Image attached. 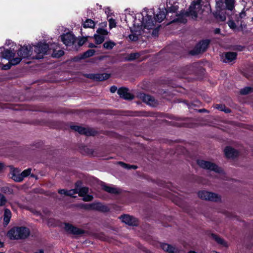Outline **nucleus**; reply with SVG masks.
<instances>
[{"mask_svg":"<svg viewBox=\"0 0 253 253\" xmlns=\"http://www.w3.org/2000/svg\"><path fill=\"white\" fill-rule=\"evenodd\" d=\"M85 209L87 210H96L105 212L109 210V208L100 203H93L86 205Z\"/></svg>","mask_w":253,"mask_h":253,"instance_id":"6e6552de","label":"nucleus"},{"mask_svg":"<svg viewBox=\"0 0 253 253\" xmlns=\"http://www.w3.org/2000/svg\"><path fill=\"white\" fill-rule=\"evenodd\" d=\"M118 93L121 97L125 99H131L133 98L132 95L128 92V90L126 88H120Z\"/></svg>","mask_w":253,"mask_h":253,"instance_id":"dca6fc26","label":"nucleus"},{"mask_svg":"<svg viewBox=\"0 0 253 253\" xmlns=\"http://www.w3.org/2000/svg\"><path fill=\"white\" fill-rule=\"evenodd\" d=\"M33 212L34 213V214H36V215H39L41 217V218H42L43 220V221H46V217H43V215H42V214L38 211H36V210H34L33 211Z\"/></svg>","mask_w":253,"mask_h":253,"instance_id":"f704fd0d","label":"nucleus"},{"mask_svg":"<svg viewBox=\"0 0 253 253\" xmlns=\"http://www.w3.org/2000/svg\"><path fill=\"white\" fill-rule=\"evenodd\" d=\"M115 43L112 42H106L103 44L104 47L108 49H112Z\"/></svg>","mask_w":253,"mask_h":253,"instance_id":"bb28decb","label":"nucleus"},{"mask_svg":"<svg viewBox=\"0 0 253 253\" xmlns=\"http://www.w3.org/2000/svg\"><path fill=\"white\" fill-rule=\"evenodd\" d=\"M31 169H28L26 170H24L21 173V176H22V180L24 179V177L28 176L31 173Z\"/></svg>","mask_w":253,"mask_h":253,"instance_id":"7c9ffc66","label":"nucleus"},{"mask_svg":"<svg viewBox=\"0 0 253 253\" xmlns=\"http://www.w3.org/2000/svg\"><path fill=\"white\" fill-rule=\"evenodd\" d=\"M187 253H196L194 251H191L188 252Z\"/></svg>","mask_w":253,"mask_h":253,"instance_id":"603ef678","label":"nucleus"},{"mask_svg":"<svg viewBox=\"0 0 253 253\" xmlns=\"http://www.w3.org/2000/svg\"><path fill=\"white\" fill-rule=\"evenodd\" d=\"M5 44L7 46L11 45V47H13L14 45V43H13V42L9 40H7L6 41Z\"/></svg>","mask_w":253,"mask_h":253,"instance_id":"a19ab883","label":"nucleus"},{"mask_svg":"<svg viewBox=\"0 0 253 253\" xmlns=\"http://www.w3.org/2000/svg\"><path fill=\"white\" fill-rule=\"evenodd\" d=\"M96 34L94 35V39L97 44L102 43L104 41V36L108 34V32L103 29H98Z\"/></svg>","mask_w":253,"mask_h":253,"instance_id":"9d476101","label":"nucleus"},{"mask_svg":"<svg viewBox=\"0 0 253 253\" xmlns=\"http://www.w3.org/2000/svg\"><path fill=\"white\" fill-rule=\"evenodd\" d=\"M4 168L3 164L0 163V172L2 171Z\"/></svg>","mask_w":253,"mask_h":253,"instance_id":"a18cd8bd","label":"nucleus"},{"mask_svg":"<svg viewBox=\"0 0 253 253\" xmlns=\"http://www.w3.org/2000/svg\"><path fill=\"white\" fill-rule=\"evenodd\" d=\"M86 41V38L83 37L79 39L78 40V44L80 46H81L84 44V43Z\"/></svg>","mask_w":253,"mask_h":253,"instance_id":"72a5a7b5","label":"nucleus"},{"mask_svg":"<svg viewBox=\"0 0 253 253\" xmlns=\"http://www.w3.org/2000/svg\"><path fill=\"white\" fill-rule=\"evenodd\" d=\"M117 90V88L115 86H112L110 88V91L111 92L114 93Z\"/></svg>","mask_w":253,"mask_h":253,"instance_id":"c03bdc74","label":"nucleus"},{"mask_svg":"<svg viewBox=\"0 0 253 253\" xmlns=\"http://www.w3.org/2000/svg\"><path fill=\"white\" fill-rule=\"evenodd\" d=\"M3 245V243L0 241V248L2 247Z\"/></svg>","mask_w":253,"mask_h":253,"instance_id":"8fccbe9b","label":"nucleus"},{"mask_svg":"<svg viewBox=\"0 0 253 253\" xmlns=\"http://www.w3.org/2000/svg\"><path fill=\"white\" fill-rule=\"evenodd\" d=\"M61 40L66 45L70 46L74 43L75 38L73 34L68 33L61 36Z\"/></svg>","mask_w":253,"mask_h":253,"instance_id":"9b49d317","label":"nucleus"},{"mask_svg":"<svg viewBox=\"0 0 253 253\" xmlns=\"http://www.w3.org/2000/svg\"><path fill=\"white\" fill-rule=\"evenodd\" d=\"M228 24L231 29H234L236 28V25L233 21H229Z\"/></svg>","mask_w":253,"mask_h":253,"instance_id":"58836bf2","label":"nucleus"},{"mask_svg":"<svg viewBox=\"0 0 253 253\" xmlns=\"http://www.w3.org/2000/svg\"><path fill=\"white\" fill-rule=\"evenodd\" d=\"M198 164L200 167L204 169H207L218 173H223V170L220 168H219L216 165L211 162L204 160H199Z\"/></svg>","mask_w":253,"mask_h":253,"instance_id":"423d86ee","label":"nucleus"},{"mask_svg":"<svg viewBox=\"0 0 253 253\" xmlns=\"http://www.w3.org/2000/svg\"><path fill=\"white\" fill-rule=\"evenodd\" d=\"M102 188L105 191L111 194H116L119 192L118 190L115 187L105 184L102 185Z\"/></svg>","mask_w":253,"mask_h":253,"instance_id":"b1692460","label":"nucleus"},{"mask_svg":"<svg viewBox=\"0 0 253 253\" xmlns=\"http://www.w3.org/2000/svg\"><path fill=\"white\" fill-rule=\"evenodd\" d=\"M242 14H243L242 13L241 14V17H242Z\"/></svg>","mask_w":253,"mask_h":253,"instance_id":"864d4df0","label":"nucleus"},{"mask_svg":"<svg viewBox=\"0 0 253 253\" xmlns=\"http://www.w3.org/2000/svg\"><path fill=\"white\" fill-rule=\"evenodd\" d=\"M224 153L226 157L233 158L238 156V152L234 148L228 146L224 149Z\"/></svg>","mask_w":253,"mask_h":253,"instance_id":"2eb2a0df","label":"nucleus"},{"mask_svg":"<svg viewBox=\"0 0 253 253\" xmlns=\"http://www.w3.org/2000/svg\"><path fill=\"white\" fill-rule=\"evenodd\" d=\"M201 0H197L196 2H193L189 9L188 12H186L184 13H182L181 15L177 16V18L173 21H177L181 23L186 22L185 16H190L192 18H196L198 16L199 14L202 13L201 5L200 4Z\"/></svg>","mask_w":253,"mask_h":253,"instance_id":"7ed1b4c3","label":"nucleus"},{"mask_svg":"<svg viewBox=\"0 0 253 253\" xmlns=\"http://www.w3.org/2000/svg\"><path fill=\"white\" fill-rule=\"evenodd\" d=\"M5 199L4 196L0 194V206L3 205L5 203Z\"/></svg>","mask_w":253,"mask_h":253,"instance_id":"c9c22d12","label":"nucleus"},{"mask_svg":"<svg viewBox=\"0 0 253 253\" xmlns=\"http://www.w3.org/2000/svg\"><path fill=\"white\" fill-rule=\"evenodd\" d=\"M89 46V47H92L94 46V45L93 43H90Z\"/></svg>","mask_w":253,"mask_h":253,"instance_id":"3c124183","label":"nucleus"},{"mask_svg":"<svg viewBox=\"0 0 253 253\" xmlns=\"http://www.w3.org/2000/svg\"><path fill=\"white\" fill-rule=\"evenodd\" d=\"M78 193V190L77 189H72L69 191H67V195L69 196H73L75 194H76Z\"/></svg>","mask_w":253,"mask_h":253,"instance_id":"2f4dec72","label":"nucleus"},{"mask_svg":"<svg viewBox=\"0 0 253 253\" xmlns=\"http://www.w3.org/2000/svg\"><path fill=\"white\" fill-rule=\"evenodd\" d=\"M110 11V9H109V8H107L105 9V12L107 13H109V11Z\"/></svg>","mask_w":253,"mask_h":253,"instance_id":"de8ad7c7","label":"nucleus"},{"mask_svg":"<svg viewBox=\"0 0 253 253\" xmlns=\"http://www.w3.org/2000/svg\"><path fill=\"white\" fill-rule=\"evenodd\" d=\"M95 26V23L93 21H92L91 19H87L86 21L84 23L83 26L84 28H94Z\"/></svg>","mask_w":253,"mask_h":253,"instance_id":"a878e982","label":"nucleus"},{"mask_svg":"<svg viewBox=\"0 0 253 253\" xmlns=\"http://www.w3.org/2000/svg\"><path fill=\"white\" fill-rule=\"evenodd\" d=\"M236 56L237 54L235 52H226L225 53L224 56L223 58V61L225 63H230L236 59Z\"/></svg>","mask_w":253,"mask_h":253,"instance_id":"a211bd4d","label":"nucleus"},{"mask_svg":"<svg viewBox=\"0 0 253 253\" xmlns=\"http://www.w3.org/2000/svg\"><path fill=\"white\" fill-rule=\"evenodd\" d=\"M89 189L86 187H83L78 191V193L80 196L83 197V200L84 201H90L93 197L92 196L88 194Z\"/></svg>","mask_w":253,"mask_h":253,"instance_id":"ddd939ff","label":"nucleus"},{"mask_svg":"<svg viewBox=\"0 0 253 253\" xmlns=\"http://www.w3.org/2000/svg\"><path fill=\"white\" fill-rule=\"evenodd\" d=\"M48 224L49 225H51V224H50L49 222H48Z\"/></svg>","mask_w":253,"mask_h":253,"instance_id":"5fc2aeb1","label":"nucleus"},{"mask_svg":"<svg viewBox=\"0 0 253 253\" xmlns=\"http://www.w3.org/2000/svg\"><path fill=\"white\" fill-rule=\"evenodd\" d=\"M139 54L138 53L131 54L130 55V59L133 60L137 59L139 57Z\"/></svg>","mask_w":253,"mask_h":253,"instance_id":"4c0bfd02","label":"nucleus"},{"mask_svg":"<svg viewBox=\"0 0 253 253\" xmlns=\"http://www.w3.org/2000/svg\"><path fill=\"white\" fill-rule=\"evenodd\" d=\"M120 219L123 222L130 226H135L138 224V220L134 217L129 215L125 214L120 217Z\"/></svg>","mask_w":253,"mask_h":253,"instance_id":"1a4fd4ad","label":"nucleus"},{"mask_svg":"<svg viewBox=\"0 0 253 253\" xmlns=\"http://www.w3.org/2000/svg\"><path fill=\"white\" fill-rule=\"evenodd\" d=\"M253 91V88L250 87H247L243 89L241 92L243 94H247L250 92H251Z\"/></svg>","mask_w":253,"mask_h":253,"instance_id":"c756f323","label":"nucleus"},{"mask_svg":"<svg viewBox=\"0 0 253 253\" xmlns=\"http://www.w3.org/2000/svg\"><path fill=\"white\" fill-rule=\"evenodd\" d=\"M109 26H110V28H114L115 27L116 23H115L114 20H113L112 19H110L109 20Z\"/></svg>","mask_w":253,"mask_h":253,"instance_id":"e433bc0d","label":"nucleus"},{"mask_svg":"<svg viewBox=\"0 0 253 253\" xmlns=\"http://www.w3.org/2000/svg\"><path fill=\"white\" fill-rule=\"evenodd\" d=\"M94 53V51L93 50L90 49L84 53V57L86 58L91 56L93 55Z\"/></svg>","mask_w":253,"mask_h":253,"instance_id":"473e14b6","label":"nucleus"},{"mask_svg":"<svg viewBox=\"0 0 253 253\" xmlns=\"http://www.w3.org/2000/svg\"><path fill=\"white\" fill-rule=\"evenodd\" d=\"M34 253H44V251L42 249H40L38 251H36Z\"/></svg>","mask_w":253,"mask_h":253,"instance_id":"49530a36","label":"nucleus"},{"mask_svg":"<svg viewBox=\"0 0 253 253\" xmlns=\"http://www.w3.org/2000/svg\"><path fill=\"white\" fill-rule=\"evenodd\" d=\"M212 238L218 244L222 245V246L227 248L229 246L228 243L223 239L220 238L215 234L211 235Z\"/></svg>","mask_w":253,"mask_h":253,"instance_id":"6ab92c4d","label":"nucleus"},{"mask_svg":"<svg viewBox=\"0 0 253 253\" xmlns=\"http://www.w3.org/2000/svg\"><path fill=\"white\" fill-rule=\"evenodd\" d=\"M220 19L222 21H224L225 20V16H221Z\"/></svg>","mask_w":253,"mask_h":253,"instance_id":"09e8293b","label":"nucleus"},{"mask_svg":"<svg viewBox=\"0 0 253 253\" xmlns=\"http://www.w3.org/2000/svg\"><path fill=\"white\" fill-rule=\"evenodd\" d=\"M140 98H141L144 102L152 106L154 105V99L149 95L141 94L140 95Z\"/></svg>","mask_w":253,"mask_h":253,"instance_id":"aec40b11","label":"nucleus"},{"mask_svg":"<svg viewBox=\"0 0 253 253\" xmlns=\"http://www.w3.org/2000/svg\"><path fill=\"white\" fill-rule=\"evenodd\" d=\"M57 45L52 44L49 45L43 42H39L33 46H21L16 51L8 49L1 53V57L8 61L7 63L3 64L2 62L1 68L3 70L9 69L11 65H15L20 63L22 59H41L50 50L54 51L57 49Z\"/></svg>","mask_w":253,"mask_h":253,"instance_id":"f257e3e1","label":"nucleus"},{"mask_svg":"<svg viewBox=\"0 0 253 253\" xmlns=\"http://www.w3.org/2000/svg\"><path fill=\"white\" fill-rule=\"evenodd\" d=\"M154 14L152 9L148 10L144 8L141 13L138 14L137 17L139 22L137 20L134 21V26L135 28V33H132L129 36V38L131 41H136L138 39V36L141 34V31L144 30H149L154 29L158 23L161 22L166 18L165 12L160 11L155 16L154 20L152 19V15Z\"/></svg>","mask_w":253,"mask_h":253,"instance_id":"f03ea898","label":"nucleus"},{"mask_svg":"<svg viewBox=\"0 0 253 253\" xmlns=\"http://www.w3.org/2000/svg\"><path fill=\"white\" fill-rule=\"evenodd\" d=\"M217 11L219 12L225 8L232 10L234 7V0H225V4L221 1H219L216 3Z\"/></svg>","mask_w":253,"mask_h":253,"instance_id":"0eeeda50","label":"nucleus"},{"mask_svg":"<svg viewBox=\"0 0 253 253\" xmlns=\"http://www.w3.org/2000/svg\"><path fill=\"white\" fill-rule=\"evenodd\" d=\"M198 197L201 199L212 202H218L221 200V196L217 194L208 191L203 190L199 191Z\"/></svg>","mask_w":253,"mask_h":253,"instance_id":"39448f33","label":"nucleus"},{"mask_svg":"<svg viewBox=\"0 0 253 253\" xmlns=\"http://www.w3.org/2000/svg\"><path fill=\"white\" fill-rule=\"evenodd\" d=\"M67 191H66L65 190H64V189L59 190V193L60 194H64L65 195H67Z\"/></svg>","mask_w":253,"mask_h":253,"instance_id":"37998d69","label":"nucleus"},{"mask_svg":"<svg viewBox=\"0 0 253 253\" xmlns=\"http://www.w3.org/2000/svg\"><path fill=\"white\" fill-rule=\"evenodd\" d=\"M120 164L123 166L124 167V168H127V169H130V168H132V169H135L137 168V167L135 166H127V165L125 164H124L123 163H120Z\"/></svg>","mask_w":253,"mask_h":253,"instance_id":"ea45409f","label":"nucleus"},{"mask_svg":"<svg viewBox=\"0 0 253 253\" xmlns=\"http://www.w3.org/2000/svg\"><path fill=\"white\" fill-rule=\"evenodd\" d=\"M161 248L168 253H178L177 249L174 246L166 243H161Z\"/></svg>","mask_w":253,"mask_h":253,"instance_id":"4468645a","label":"nucleus"},{"mask_svg":"<svg viewBox=\"0 0 253 253\" xmlns=\"http://www.w3.org/2000/svg\"><path fill=\"white\" fill-rule=\"evenodd\" d=\"M209 42L208 40L200 42L197 46L198 52H201L204 51L209 45Z\"/></svg>","mask_w":253,"mask_h":253,"instance_id":"412c9836","label":"nucleus"},{"mask_svg":"<svg viewBox=\"0 0 253 253\" xmlns=\"http://www.w3.org/2000/svg\"><path fill=\"white\" fill-rule=\"evenodd\" d=\"M30 234L28 228L25 227H14L7 233V236L10 240H19L27 238Z\"/></svg>","mask_w":253,"mask_h":253,"instance_id":"20e7f679","label":"nucleus"},{"mask_svg":"<svg viewBox=\"0 0 253 253\" xmlns=\"http://www.w3.org/2000/svg\"><path fill=\"white\" fill-rule=\"evenodd\" d=\"M63 54V51L62 50H59L58 53L57 54L53 53V56L55 57H59Z\"/></svg>","mask_w":253,"mask_h":253,"instance_id":"79ce46f5","label":"nucleus"},{"mask_svg":"<svg viewBox=\"0 0 253 253\" xmlns=\"http://www.w3.org/2000/svg\"><path fill=\"white\" fill-rule=\"evenodd\" d=\"M216 108L218 110L224 111L225 113L230 112V110L228 108H226L225 106L223 105H216Z\"/></svg>","mask_w":253,"mask_h":253,"instance_id":"cd10ccee","label":"nucleus"},{"mask_svg":"<svg viewBox=\"0 0 253 253\" xmlns=\"http://www.w3.org/2000/svg\"><path fill=\"white\" fill-rule=\"evenodd\" d=\"M72 129L81 134H85L87 135L91 134V133L86 128L83 127L78 126H72Z\"/></svg>","mask_w":253,"mask_h":253,"instance_id":"5701e85b","label":"nucleus"},{"mask_svg":"<svg viewBox=\"0 0 253 253\" xmlns=\"http://www.w3.org/2000/svg\"><path fill=\"white\" fill-rule=\"evenodd\" d=\"M21 172L17 169H12L11 171V178L14 181L20 182L22 180V176H21Z\"/></svg>","mask_w":253,"mask_h":253,"instance_id":"f3484780","label":"nucleus"},{"mask_svg":"<svg viewBox=\"0 0 253 253\" xmlns=\"http://www.w3.org/2000/svg\"><path fill=\"white\" fill-rule=\"evenodd\" d=\"M11 213L10 211L8 209H5L4 213V223L5 225H7L11 218Z\"/></svg>","mask_w":253,"mask_h":253,"instance_id":"393cba45","label":"nucleus"},{"mask_svg":"<svg viewBox=\"0 0 253 253\" xmlns=\"http://www.w3.org/2000/svg\"><path fill=\"white\" fill-rule=\"evenodd\" d=\"M183 0H169L167 3V8L168 12H174L178 8L176 3H179L183 1Z\"/></svg>","mask_w":253,"mask_h":253,"instance_id":"f8f14e48","label":"nucleus"},{"mask_svg":"<svg viewBox=\"0 0 253 253\" xmlns=\"http://www.w3.org/2000/svg\"><path fill=\"white\" fill-rule=\"evenodd\" d=\"M109 75L107 74H103L97 75V78L100 81H103L108 79Z\"/></svg>","mask_w":253,"mask_h":253,"instance_id":"c85d7f7f","label":"nucleus"},{"mask_svg":"<svg viewBox=\"0 0 253 253\" xmlns=\"http://www.w3.org/2000/svg\"><path fill=\"white\" fill-rule=\"evenodd\" d=\"M64 228L66 231L74 234H79L80 233L78 229L74 227L69 223H65Z\"/></svg>","mask_w":253,"mask_h":253,"instance_id":"4be33fe9","label":"nucleus"}]
</instances>
